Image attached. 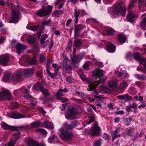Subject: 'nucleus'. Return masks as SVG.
I'll use <instances>...</instances> for the list:
<instances>
[{
    "mask_svg": "<svg viewBox=\"0 0 146 146\" xmlns=\"http://www.w3.org/2000/svg\"><path fill=\"white\" fill-rule=\"evenodd\" d=\"M29 90L25 89V93L24 94V96L26 98H32V96L29 94Z\"/></svg>",
    "mask_w": 146,
    "mask_h": 146,
    "instance_id": "41",
    "label": "nucleus"
},
{
    "mask_svg": "<svg viewBox=\"0 0 146 146\" xmlns=\"http://www.w3.org/2000/svg\"><path fill=\"white\" fill-rule=\"evenodd\" d=\"M133 57L136 60H140L141 63V59L143 58H141L139 54L137 53H135L133 55Z\"/></svg>",
    "mask_w": 146,
    "mask_h": 146,
    "instance_id": "44",
    "label": "nucleus"
},
{
    "mask_svg": "<svg viewBox=\"0 0 146 146\" xmlns=\"http://www.w3.org/2000/svg\"><path fill=\"white\" fill-rule=\"evenodd\" d=\"M34 70L32 68L25 69L24 71V76L25 77L31 76L34 73Z\"/></svg>",
    "mask_w": 146,
    "mask_h": 146,
    "instance_id": "20",
    "label": "nucleus"
},
{
    "mask_svg": "<svg viewBox=\"0 0 146 146\" xmlns=\"http://www.w3.org/2000/svg\"><path fill=\"white\" fill-rule=\"evenodd\" d=\"M1 127L2 128L5 129H9L12 131H14L15 126H12L8 125L5 123H3L1 124Z\"/></svg>",
    "mask_w": 146,
    "mask_h": 146,
    "instance_id": "24",
    "label": "nucleus"
},
{
    "mask_svg": "<svg viewBox=\"0 0 146 146\" xmlns=\"http://www.w3.org/2000/svg\"><path fill=\"white\" fill-rule=\"evenodd\" d=\"M145 14L142 15V18L140 23V26L141 29L144 30L146 29V16L144 17Z\"/></svg>",
    "mask_w": 146,
    "mask_h": 146,
    "instance_id": "21",
    "label": "nucleus"
},
{
    "mask_svg": "<svg viewBox=\"0 0 146 146\" xmlns=\"http://www.w3.org/2000/svg\"><path fill=\"white\" fill-rule=\"evenodd\" d=\"M117 97L119 99L124 100L125 101H128L132 99L131 97L129 96L127 94L118 96Z\"/></svg>",
    "mask_w": 146,
    "mask_h": 146,
    "instance_id": "25",
    "label": "nucleus"
},
{
    "mask_svg": "<svg viewBox=\"0 0 146 146\" xmlns=\"http://www.w3.org/2000/svg\"><path fill=\"white\" fill-rule=\"evenodd\" d=\"M63 67L65 69V71L68 73H70L72 69V67L70 65H66V66H64L63 65Z\"/></svg>",
    "mask_w": 146,
    "mask_h": 146,
    "instance_id": "37",
    "label": "nucleus"
},
{
    "mask_svg": "<svg viewBox=\"0 0 146 146\" xmlns=\"http://www.w3.org/2000/svg\"><path fill=\"white\" fill-rule=\"evenodd\" d=\"M17 52L19 54L22 52L26 48V47L23 44L17 43L16 46Z\"/></svg>",
    "mask_w": 146,
    "mask_h": 146,
    "instance_id": "16",
    "label": "nucleus"
},
{
    "mask_svg": "<svg viewBox=\"0 0 146 146\" xmlns=\"http://www.w3.org/2000/svg\"><path fill=\"white\" fill-rule=\"evenodd\" d=\"M108 85L110 87H115L116 86V84L113 81H110L109 82Z\"/></svg>",
    "mask_w": 146,
    "mask_h": 146,
    "instance_id": "50",
    "label": "nucleus"
},
{
    "mask_svg": "<svg viewBox=\"0 0 146 146\" xmlns=\"http://www.w3.org/2000/svg\"><path fill=\"white\" fill-rule=\"evenodd\" d=\"M78 124V122L77 121H72L71 123V125L72 127V128H74Z\"/></svg>",
    "mask_w": 146,
    "mask_h": 146,
    "instance_id": "64",
    "label": "nucleus"
},
{
    "mask_svg": "<svg viewBox=\"0 0 146 146\" xmlns=\"http://www.w3.org/2000/svg\"><path fill=\"white\" fill-rule=\"evenodd\" d=\"M102 142L101 139H99L96 141L94 143V146H100L102 144Z\"/></svg>",
    "mask_w": 146,
    "mask_h": 146,
    "instance_id": "56",
    "label": "nucleus"
},
{
    "mask_svg": "<svg viewBox=\"0 0 146 146\" xmlns=\"http://www.w3.org/2000/svg\"><path fill=\"white\" fill-rule=\"evenodd\" d=\"M75 94L80 97H83L84 96V94L82 92H80L78 91H76Z\"/></svg>",
    "mask_w": 146,
    "mask_h": 146,
    "instance_id": "62",
    "label": "nucleus"
},
{
    "mask_svg": "<svg viewBox=\"0 0 146 146\" xmlns=\"http://www.w3.org/2000/svg\"><path fill=\"white\" fill-rule=\"evenodd\" d=\"M126 8L123 2L120 1L116 2L113 5L111 14L112 15H121L123 17L125 15Z\"/></svg>",
    "mask_w": 146,
    "mask_h": 146,
    "instance_id": "2",
    "label": "nucleus"
},
{
    "mask_svg": "<svg viewBox=\"0 0 146 146\" xmlns=\"http://www.w3.org/2000/svg\"><path fill=\"white\" fill-rule=\"evenodd\" d=\"M80 14L79 11H77L76 10H74V16L75 17V23H77L78 21V17L79 15Z\"/></svg>",
    "mask_w": 146,
    "mask_h": 146,
    "instance_id": "40",
    "label": "nucleus"
},
{
    "mask_svg": "<svg viewBox=\"0 0 146 146\" xmlns=\"http://www.w3.org/2000/svg\"><path fill=\"white\" fill-rule=\"evenodd\" d=\"M146 52V48L145 49ZM142 64L143 65L144 68L146 70V58H143L141 59Z\"/></svg>",
    "mask_w": 146,
    "mask_h": 146,
    "instance_id": "49",
    "label": "nucleus"
},
{
    "mask_svg": "<svg viewBox=\"0 0 146 146\" xmlns=\"http://www.w3.org/2000/svg\"><path fill=\"white\" fill-rule=\"evenodd\" d=\"M118 40L120 44L125 42L126 40V38L123 35H119L118 36Z\"/></svg>",
    "mask_w": 146,
    "mask_h": 146,
    "instance_id": "33",
    "label": "nucleus"
},
{
    "mask_svg": "<svg viewBox=\"0 0 146 146\" xmlns=\"http://www.w3.org/2000/svg\"><path fill=\"white\" fill-rule=\"evenodd\" d=\"M19 106V104L17 102L12 103L11 104V106L12 108L15 109L17 108Z\"/></svg>",
    "mask_w": 146,
    "mask_h": 146,
    "instance_id": "51",
    "label": "nucleus"
},
{
    "mask_svg": "<svg viewBox=\"0 0 146 146\" xmlns=\"http://www.w3.org/2000/svg\"><path fill=\"white\" fill-rule=\"evenodd\" d=\"M83 58V55L80 54H78L76 55V54H73L72 58V63L71 64L72 65L73 67L76 68L77 67L76 64H78Z\"/></svg>",
    "mask_w": 146,
    "mask_h": 146,
    "instance_id": "7",
    "label": "nucleus"
},
{
    "mask_svg": "<svg viewBox=\"0 0 146 146\" xmlns=\"http://www.w3.org/2000/svg\"><path fill=\"white\" fill-rule=\"evenodd\" d=\"M43 85L40 82H37L35 84L33 87V89L41 91L42 89Z\"/></svg>",
    "mask_w": 146,
    "mask_h": 146,
    "instance_id": "28",
    "label": "nucleus"
},
{
    "mask_svg": "<svg viewBox=\"0 0 146 146\" xmlns=\"http://www.w3.org/2000/svg\"><path fill=\"white\" fill-rule=\"evenodd\" d=\"M117 77L121 78L128 77V74L125 70H122L121 72H117Z\"/></svg>",
    "mask_w": 146,
    "mask_h": 146,
    "instance_id": "27",
    "label": "nucleus"
},
{
    "mask_svg": "<svg viewBox=\"0 0 146 146\" xmlns=\"http://www.w3.org/2000/svg\"><path fill=\"white\" fill-rule=\"evenodd\" d=\"M10 116L11 117L15 119H19L25 117L23 114L15 112L11 113L10 114Z\"/></svg>",
    "mask_w": 146,
    "mask_h": 146,
    "instance_id": "15",
    "label": "nucleus"
},
{
    "mask_svg": "<svg viewBox=\"0 0 146 146\" xmlns=\"http://www.w3.org/2000/svg\"><path fill=\"white\" fill-rule=\"evenodd\" d=\"M48 142L50 143L57 142L58 141V138L56 136L52 135L48 139Z\"/></svg>",
    "mask_w": 146,
    "mask_h": 146,
    "instance_id": "32",
    "label": "nucleus"
},
{
    "mask_svg": "<svg viewBox=\"0 0 146 146\" xmlns=\"http://www.w3.org/2000/svg\"><path fill=\"white\" fill-rule=\"evenodd\" d=\"M119 129L117 128L114 131L111 132V134L112 137L113 141H114L115 139L120 136V135L119 133Z\"/></svg>",
    "mask_w": 146,
    "mask_h": 146,
    "instance_id": "22",
    "label": "nucleus"
},
{
    "mask_svg": "<svg viewBox=\"0 0 146 146\" xmlns=\"http://www.w3.org/2000/svg\"><path fill=\"white\" fill-rule=\"evenodd\" d=\"M101 129L98 124H95L94 126L91 128V134L92 136H98L100 135Z\"/></svg>",
    "mask_w": 146,
    "mask_h": 146,
    "instance_id": "9",
    "label": "nucleus"
},
{
    "mask_svg": "<svg viewBox=\"0 0 146 146\" xmlns=\"http://www.w3.org/2000/svg\"><path fill=\"white\" fill-rule=\"evenodd\" d=\"M20 134L19 133H17L14 134L13 135V137L15 139L16 141H17L20 138Z\"/></svg>",
    "mask_w": 146,
    "mask_h": 146,
    "instance_id": "53",
    "label": "nucleus"
},
{
    "mask_svg": "<svg viewBox=\"0 0 146 146\" xmlns=\"http://www.w3.org/2000/svg\"><path fill=\"white\" fill-rule=\"evenodd\" d=\"M40 100L42 101L44 104L47 103L49 101H53L54 100L53 96L50 94L47 96H44L40 98Z\"/></svg>",
    "mask_w": 146,
    "mask_h": 146,
    "instance_id": "11",
    "label": "nucleus"
},
{
    "mask_svg": "<svg viewBox=\"0 0 146 146\" xmlns=\"http://www.w3.org/2000/svg\"><path fill=\"white\" fill-rule=\"evenodd\" d=\"M29 146H46L44 143H41L38 144L32 139H30L28 143Z\"/></svg>",
    "mask_w": 146,
    "mask_h": 146,
    "instance_id": "19",
    "label": "nucleus"
},
{
    "mask_svg": "<svg viewBox=\"0 0 146 146\" xmlns=\"http://www.w3.org/2000/svg\"><path fill=\"white\" fill-rule=\"evenodd\" d=\"M137 17V15L132 12H129L127 15V18L129 22H132Z\"/></svg>",
    "mask_w": 146,
    "mask_h": 146,
    "instance_id": "17",
    "label": "nucleus"
},
{
    "mask_svg": "<svg viewBox=\"0 0 146 146\" xmlns=\"http://www.w3.org/2000/svg\"><path fill=\"white\" fill-rule=\"evenodd\" d=\"M139 5L141 6L146 7V0H139Z\"/></svg>",
    "mask_w": 146,
    "mask_h": 146,
    "instance_id": "57",
    "label": "nucleus"
},
{
    "mask_svg": "<svg viewBox=\"0 0 146 146\" xmlns=\"http://www.w3.org/2000/svg\"><path fill=\"white\" fill-rule=\"evenodd\" d=\"M36 131L44 135H46L47 134V131L43 129H38L36 130Z\"/></svg>",
    "mask_w": 146,
    "mask_h": 146,
    "instance_id": "46",
    "label": "nucleus"
},
{
    "mask_svg": "<svg viewBox=\"0 0 146 146\" xmlns=\"http://www.w3.org/2000/svg\"><path fill=\"white\" fill-rule=\"evenodd\" d=\"M9 61V56L8 54H5L0 56V64L5 65Z\"/></svg>",
    "mask_w": 146,
    "mask_h": 146,
    "instance_id": "10",
    "label": "nucleus"
},
{
    "mask_svg": "<svg viewBox=\"0 0 146 146\" xmlns=\"http://www.w3.org/2000/svg\"><path fill=\"white\" fill-rule=\"evenodd\" d=\"M127 86V83L125 82H123L120 84L119 88L121 89L125 88Z\"/></svg>",
    "mask_w": 146,
    "mask_h": 146,
    "instance_id": "58",
    "label": "nucleus"
},
{
    "mask_svg": "<svg viewBox=\"0 0 146 146\" xmlns=\"http://www.w3.org/2000/svg\"><path fill=\"white\" fill-rule=\"evenodd\" d=\"M16 141L13 139H11L8 143V146H13L16 143Z\"/></svg>",
    "mask_w": 146,
    "mask_h": 146,
    "instance_id": "52",
    "label": "nucleus"
},
{
    "mask_svg": "<svg viewBox=\"0 0 146 146\" xmlns=\"http://www.w3.org/2000/svg\"><path fill=\"white\" fill-rule=\"evenodd\" d=\"M52 9V7L49 5L44 7L38 10L36 14L40 17H44L48 15L51 12Z\"/></svg>",
    "mask_w": 146,
    "mask_h": 146,
    "instance_id": "5",
    "label": "nucleus"
},
{
    "mask_svg": "<svg viewBox=\"0 0 146 146\" xmlns=\"http://www.w3.org/2000/svg\"><path fill=\"white\" fill-rule=\"evenodd\" d=\"M38 28V25H35L33 26L30 27L29 29L32 31H36Z\"/></svg>",
    "mask_w": 146,
    "mask_h": 146,
    "instance_id": "59",
    "label": "nucleus"
},
{
    "mask_svg": "<svg viewBox=\"0 0 146 146\" xmlns=\"http://www.w3.org/2000/svg\"><path fill=\"white\" fill-rule=\"evenodd\" d=\"M27 42L30 44H33L35 43L36 39L34 36L30 35L27 39Z\"/></svg>",
    "mask_w": 146,
    "mask_h": 146,
    "instance_id": "30",
    "label": "nucleus"
},
{
    "mask_svg": "<svg viewBox=\"0 0 146 146\" xmlns=\"http://www.w3.org/2000/svg\"><path fill=\"white\" fill-rule=\"evenodd\" d=\"M17 7L23 13H25L27 12L25 9L22 7L18 3H17Z\"/></svg>",
    "mask_w": 146,
    "mask_h": 146,
    "instance_id": "60",
    "label": "nucleus"
},
{
    "mask_svg": "<svg viewBox=\"0 0 146 146\" xmlns=\"http://www.w3.org/2000/svg\"><path fill=\"white\" fill-rule=\"evenodd\" d=\"M85 27V26L82 24H79L75 26L74 28V33L76 38L79 36V33L81 30Z\"/></svg>",
    "mask_w": 146,
    "mask_h": 146,
    "instance_id": "13",
    "label": "nucleus"
},
{
    "mask_svg": "<svg viewBox=\"0 0 146 146\" xmlns=\"http://www.w3.org/2000/svg\"><path fill=\"white\" fill-rule=\"evenodd\" d=\"M93 75L97 78H99L100 80L96 84L95 81L89 78H86V81L90 84L87 89L89 91L95 89L100 83H103L105 80L104 78H102V77L104 75V72L102 70H96L93 73Z\"/></svg>",
    "mask_w": 146,
    "mask_h": 146,
    "instance_id": "1",
    "label": "nucleus"
},
{
    "mask_svg": "<svg viewBox=\"0 0 146 146\" xmlns=\"http://www.w3.org/2000/svg\"><path fill=\"white\" fill-rule=\"evenodd\" d=\"M67 92V89L66 88L64 89H60L58 91H57L56 93V97L58 99H60L62 96H64V93L66 92Z\"/></svg>",
    "mask_w": 146,
    "mask_h": 146,
    "instance_id": "26",
    "label": "nucleus"
},
{
    "mask_svg": "<svg viewBox=\"0 0 146 146\" xmlns=\"http://www.w3.org/2000/svg\"><path fill=\"white\" fill-rule=\"evenodd\" d=\"M114 32L115 31L114 29H110L108 30L107 34L108 35H112L114 34Z\"/></svg>",
    "mask_w": 146,
    "mask_h": 146,
    "instance_id": "47",
    "label": "nucleus"
},
{
    "mask_svg": "<svg viewBox=\"0 0 146 146\" xmlns=\"http://www.w3.org/2000/svg\"><path fill=\"white\" fill-rule=\"evenodd\" d=\"M103 137L106 140H108L110 139V136L108 133H104Z\"/></svg>",
    "mask_w": 146,
    "mask_h": 146,
    "instance_id": "55",
    "label": "nucleus"
},
{
    "mask_svg": "<svg viewBox=\"0 0 146 146\" xmlns=\"http://www.w3.org/2000/svg\"><path fill=\"white\" fill-rule=\"evenodd\" d=\"M106 49L108 52H110L113 53L115 51V47L113 44L110 42L107 44Z\"/></svg>",
    "mask_w": 146,
    "mask_h": 146,
    "instance_id": "14",
    "label": "nucleus"
},
{
    "mask_svg": "<svg viewBox=\"0 0 146 146\" xmlns=\"http://www.w3.org/2000/svg\"><path fill=\"white\" fill-rule=\"evenodd\" d=\"M88 119L86 120V123L89 124L93 122L95 119L94 117L93 116H88Z\"/></svg>",
    "mask_w": 146,
    "mask_h": 146,
    "instance_id": "38",
    "label": "nucleus"
},
{
    "mask_svg": "<svg viewBox=\"0 0 146 146\" xmlns=\"http://www.w3.org/2000/svg\"><path fill=\"white\" fill-rule=\"evenodd\" d=\"M63 13V11H56L52 13V15L53 16H54L56 15H59L60 13L62 14Z\"/></svg>",
    "mask_w": 146,
    "mask_h": 146,
    "instance_id": "54",
    "label": "nucleus"
},
{
    "mask_svg": "<svg viewBox=\"0 0 146 146\" xmlns=\"http://www.w3.org/2000/svg\"><path fill=\"white\" fill-rule=\"evenodd\" d=\"M46 56V54L44 53H42L40 55L39 60L40 62L42 63L44 61Z\"/></svg>",
    "mask_w": 146,
    "mask_h": 146,
    "instance_id": "42",
    "label": "nucleus"
},
{
    "mask_svg": "<svg viewBox=\"0 0 146 146\" xmlns=\"http://www.w3.org/2000/svg\"><path fill=\"white\" fill-rule=\"evenodd\" d=\"M11 79H12V78H11V75L8 73L4 75L3 80L4 81L7 82L10 80Z\"/></svg>",
    "mask_w": 146,
    "mask_h": 146,
    "instance_id": "36",
    "label": "nucleus"
},
{
    "mask_svg": "<svg viewBox=\"0 0 146 146\" xmlns=\"http://www.w3.org/2000/svg\"><path fill=\"white\" fill-rule=\"evenodd\" d=\"M29 126L26 125H21L18 127L15 126V130H22L26 131L29 129Z\"/></svg>",
    "mask_w": 146,
    "mask_h": 146,
    "instance_id": "29",
    "label": "nucleus"
},
{
    "mask_svg": "<svg viewBox=\"0 0 146 146\" xmlns=\"http://www.w3.org/2000/svg\"><path fill=\"white\" fill-rule=\"evenodd\" d=\"M41 126L49 129H53L54 128L53 123L51 122H49L47 121H44L42 122Z\"/></svg>",
    "mask_w": 146,
    "mask_h": 146,
    "instance_id": "18",
    "label": "nucleus"
},
{
    "mask_svg": "<svg viewBox=\"0 0 146 146\" xmlns=\"http://www.w3.org/2000/svg\"><path fill=\"white\" fill-rule=\"evenodd\" d=\"M90 65V62L89 61L86 62L83 66V68L85 70L89 69Z\"/></svg>",
    "mask_w": 146,
    "mask_h": 146,
    "instance_id": "45",
    "label": "nucleus"
},
{
    "mask_svg": "<svg viewBox=\"0 0 146 146\" xmlns=\"http://www.w3.org/2000/svg\"><path fill=\"white\" fill-rule=\"evenodd\" d=\"M76 113L75 109L72 108L70 110L69 113L68 114L66 117L68 119L72 120L74 118V114Z\"/></svg>",
    "mask_w": 146,
    "mask_h": 146,
    "instance_id": "12",
    "label": "nucleus"
},
{
    "mask_svg": "<svg viewBox=\"0 0 146 146\" xmlns=\"http://www.w3.org/2000/svg\"><path fill=\"white\" fill-rule=\"evenodd\" d=\"M73 100L75 103L78 104H82L83 102V100L82 99L73 98Z\"/></svg>",
    "mask_w": 146,
    "mask_h": 146,
    "instance_id": "63",
    "label": "nucleus"
},
{
    "mask_svg": "<svg viewBox=\"0 0 146 146\" xmlns=\"http://www.w3.org/2000/svg\"><path fill=\"white\" fill-rule=\"evenodd\" d=\"M32 128H36L40 125L41 126V123L38 121L35 122H34L31 123Z\"/></svg>",
    "mask_w": 146,
    "mask_h": 146,
    "instance_id": "34",
    "label": "nucleus"
},
{
    "mask_svg": "<svg viewBox=\"0 0 146 146\" xmlns=\"http://www.w3.org/2000/svg\"><path fill=\"white\" fill-rule=\"evenodd\" d=\"M7 99L10 100L11 99V95L8 90L3 89L0 93V100Z\"/></svg>",
    "mask_w": 146,
    "mask_h": 146,
    "instance_id": "8",
    "label": "nucleus"
},
{
    "mask_svg": "<svg viewBox=\"0 0 146 146\" xmlns=\"http://www.w3.org/2000/svg\"><path fill=\"white\" fill-rule=\"evenodd\" d=\"M46 71L47 72L50 76L52 78H56L57 75H60V73L58 72H56L54 71V72L52 74L50 71L49 68V66H47L46 67Z\"/></svg>",
    "mask_w": 146,
    "mask_h": 146,
    "instance_id": "23",
    "label": "nucleus"
},
{
    "mask_svg": "<svg viewBox=\"0 0 146 146\" xmlns=\"http://www.w3.org/2000/svg\"><path fill=\"white\" fill-rule=\"evenodd\" d=\"M74 45L76 47H79L82 45V42L80 40L77 39L75 40Z\"/></svg>",
    "mask_w": 146,
    "mask_h": 146,
    "instance_id": "35",
    "label": "nucleus"
},
{
    "mask_svg": "<svg viewBox=\"0 0 146 146\" xmlns=\"http://www.w3.org/2000/svg\"><path fill=\"white\" fill-rule=\"evenodd\" d=\"M26 62L31 64H36V60L35 57H33L32 58L29 57L25 58Z\"/></svg>",
    "mask_w": 146,
    "mask_h": 146,
    "instance_id": "31",
    "label": "nucleus"
},
{
    "mask_svg": "<svg viewBox=\"0 0 146 146\" xmlns=\"http://www.w3.org/2000/svg\"><path fill=\"white\" fill-rule=\"evenodd\" d=\"M127 131V135L129 136H132L133 133V129L132 128H129L126 129Z\"/></svg>",
    "mask_w": 146,
    "mask_h": 146,
    "instance_id": "43",
    "label": "nucleus"
},
{
    "mask_svg": "<svg viewBox=\"0 0 146 146\" xmlns=\"http://www.w3.org/2000/svg\"><path fill=\"white\" fill-rule=\"evenodd\" d=\"M6 3L7 6L11 7L12 12V15H11V19L9 21V23H16L20 19V11L17 8H16L13 4L9 3L8 1Z\"/></svg>",
    "mask_w": 146,
    "mask_h": 146,
    "instance_id": "3",
    "label": "nucleus"
},
{
    "mask_svg": "<svg viewBox=\"0 0 146 146\" xmlns=\"http://www.w3.org/2000/svg\"><path fill=\"white\" fill-rule=\"evenodd\" d=\"M23 72L18 70L15 72L12 76V79L14 83H17L23 80Z\"/></svg>",
    "mask_w": 146,
    "mask_h": 146,
    "instance_id": "6",
    "label": "nucleus"
},
{
    "mask_svg": "<svg viewBox=\"0 0 146 146\" xmlns=\"http://www.w3.org/2000/svg\"><path fill=\"white\" fill-rule=\"evenodd\" d=\"M59 136L63 141L67 142L73 138L74 135L66 128H62L60 130Z\"/></svg>",
    "mask_w": 146,
    "mask_h": 146,
    "instance_id": "4",
    "label": "nucleus"
},
{
    "mask_svg": "<svg viewBox=\"0 0 146 146\" xmlns=\"http://www.w3.org/2000/svg\"><path fill=\"white\" fill-rule=\"evenodd\" d=\"M41 91L44 95V96H47L50 94L49 91L48 89L45 88H43Z\"/></svg>",
    "mask_w": 146,
    "mask_h": 146,
    "instance_id": "39",
    "label": "nucleus"
},
{
    "mask_svg": "<svg viewBox=\"0 0 146 146\" xmlns=\"http://www.w3.org/2000/svg\"><path fill=\"white\" fill-rule=\"evenodd\" d=\"M48 41H40L41 45L43 47H45L48 44Z\"/></svg>",
    "mask_w": 146,
    "mask_h": 146,
    "instance_id": "61",
    "label": "nucleus"
},
{
    "mask_svg": "<svg viewBox=\"0 0 146 146\" xmlns=\"http://www.w3.org/2000/svg\"><path fill=\"white\" fill-rule=\"evenodd\" d=\"M135 77L138 79L144 80L146 78L145 76L143 74L140 75L139 74H137L135 75Z\"/></svg>",
    "mask_w": 146,
    "mask_h": 146,
    "instance_id": "48",
    "label": "nucleus"
}]
</instances>
